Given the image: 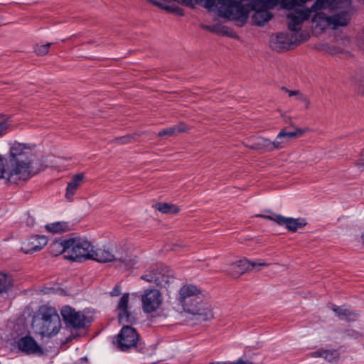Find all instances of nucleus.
<instances>
[{
	"label": "nucleus",
	"mask_w": 364,
	"mask_h": 364,
	"mask_svg": "<svg viewBox=\"0 0 364 364\" xmlns=\"http://www.w3.org/2000/svg\"><path fill=\"white\" fill-rule=\"evenodd\" d=\"M33 151L31 146L18 142L12 144L7 164L0 155V178H6L10 183H18L20 181L31 178L35 173L32 171Z\"/></svg>",
	"instance_id": "nucleus-3"
},
{
	"label": "nucleus",
	"mask_w": 364,
	"mask_h": 364,
	"mask_svg": "<svg viewBox=\"0 0 364 364\" xmlns=\"http://www.w3.org/2000/svg\"><path fill=\"white\" fill-rule=\"evenodd\" d=\"M307 129H302L296 128L293 132H287L285 130H282L279 133V138H284L286 139H289L294 137H297L301 136L304 133L306 132Z\"/></svg>",
	"instance_id": "nucleus-24"
},
{
	"label": "nucleus",
	"mask_w": 364,
	"mask_h": 364,
	"mask_svg": "<svg viewBox=\"0 0 364 364\" xmlns=\"http://www.w3.org/2000/svg\"><path fill=\"white\" fill-rule=\"evenodd\" d=\"M248 270L250 261L245 258L230 264L225 271L232 277L237 278Z\"/></svg>",
	"instance_id": "nucleus-18"
},
{
	"label": "nucleus",
	"mask_w": 364,
	"mask_h": 364,
	"mask_svg": "<svg viewBox=\"0 0 364 364\" xmlns=\"http://www.w3.org/2000/svg\"><path fill=\"white\" fill-rule=\"evenodd\" d=\"M324 349L320 348L316 351L309 353V355L313 358H323Z\"/></svg>",
	"instance_id": "nucleus-39"
},
{
	"label": "nucleus",
	"mask_w": 364,
	"mask_h": 364,
	"mask_svg": "<svg viewBox=\"0 0 364 364\" xmlns=\"http://www.w3.org/2000/svg\"><path fill=\"white\" fill-rule=\"evenodd\" d=\"M284 138H279V134L277 136L276 139L271 144L274 149H281L282 147V144L284 143Z\"/></svg>",
	"instance_id": "nucleus-37"
},
{
	"label": "nucleus",
	"mask_w": 364,
	"mask_h": 364,
	"mask_svg": "<svg viewBox=\"0 0 364 364\" xmlns=\"http://www.w3.org/2000/svg\"><path fill=\"white\" fill-rule=\"evenodd\" d=\"M33 325L38 333L50 338L59 332L61 328V321L54 308L43 305L39 307L34 317Z\"/></svg>",
	"instance_id": "nucleus-4"
},
{
	"label": "nucleus",
	"mask_w": 364,
	"mask_h": 364,
	"mask_svg": "<svg viewBox=\"0 0 364 364\" xmlns=\"http://www.w3.org/2000/svg\"><path fill=\"white\" fill-rule=\"evenodd\" d=\"M210 364H255L253 362L250 360H244L242 358L238 359L235 362L227 363H211Z\"/></svg>",
	"instance_id": "nucleus-38"
},
{
	"label": "nucleus",
	"mask_w": 364,
	"mask_h": 364,
	"mask_svg": "<svg viewBox=\"0 0 364 364\" xmlns=\"http://www.w3.org/2000/svg\"><path fill=\"white\" fill-rule=\"evenodd\" d=\"M27 223H31V225H33V218H28Z\"/></svg>",
	"instance_id": "nucleus-44"
},
{
	"label": "nucleus",
	"mask_w": 364,
	"mask_h": 364,
	"mask_svg": "<svg viewBox=\"0 0 364 364\" xmlns=\"http://www.w3.org/2000/svg\"><path fill=\"white\" fill-rule=\"evenodd\" d=\"M358 164L362 167H364V150L360 159L358 160Z\"/></svg>",
	"instance_id": "nucleus-42"
},
{
	"label": "nucleus",
	"mask_w": 364,
	"mask_h": 364,
	"mask_svg": "<svg viewBox=\"0 0 364 364\" xmlns=\"http://www.w3.org/2000/svg\"><path fill=\"white\" fill-rule=\"evenodd\" d=\"M46 230L53 234H61L71 230L68 223L61 221L48 223L45 226Z\"/></svg>",
	"instance_id": "nucleus-22"
},
{
	"label": "nucleus",
	"mask_w": 364,
	"mask_h": 364,
	"mask_svg": "<svg viewBox=\"0 0 364 364\" xmlns=\"http://www.w3.org/2000/svg\"><path fill=\"white\" fill-rule=\"evenodd\" d=\"M121 294V286L117 284L112 291L110 292L112 296H117Z\"/></svg>",
	"instance_id": "nucleus-40"
},
{
	"label": "nucleus",
	"mask_w": 364,
	"mask_h": 364,
	"mask_svg": "<svg viewBox=\"0 0 364 364\" xmlns=\"http://www.w3.org/2000/svg\"><path fill=\"white\" fill-rule=\"evenodd\" d=\"M11 125L9 118L5 116L0 117V136L7 133Z\"/></svg>",
	"instance_id": "nucleus-31"
},
{
	"label": "nucleus",
	"mask_w": 364,
	"mask_h": 364,
	"mask_svg": "<svg viewBox=\"0 0 364 364\" xmlns=\"http://www.w3.org/2000/svg\"><path fill=\"white\" fill-rule=\"evenodd\" d=\"M301 39L296 33H280L271 38V47L272 49L280 51L288 49L291 45L299 44Z\"/></svg>",
	"instance_id": "nucleus-12"
},
{
	"label": "nucleus",
	"mask_w": 364,
	"mask_h": 364,
	"mask_svg": "<svg viewBox=\"0 0 364 364\" xmlns=\"http://www.w3.org/2000/svg\"><path fill=\"white\" fill-rule=\"evenodd\" d=\"M48 243V239L43 235L31 237L26 243L21 247V250L26 254H32L41 250Z\"/></svg>",
	"instance_id": "nucleus-17"
},
{
	"label": "nucleus",
	"mask_w": 364,
	"mask_h": 364,
	"mask_svg": "<svg viewBox=\"0 0 364 364\" xmlns=\"http://www.w3.org/2000/svg\"><path fill=\"white\" fill-rule=\"evenodd\" d=\"M129 294L128 293L124 294L119 299V301L117 304V318L119 323H133L136 320V318L135 317L134 314L129 311Z\"/></svg>",
	"instance_id": "nucleus-14"
},
{
	"label": "nucleus",
	"mask_w": 364,
	"mask_h": 364,
	"mask_svg": "<svg viewBox=\"0 0 364 364\" xmlns=\"http://www.w3.org/2000/svg\"><path fill=\"white\" fill-rule=\"evenodd\" d=\"M359 90L362 93L364 94V77L360 81Z\"/></svg>",
	"instance_id": "nucleus-43"
},
{
	"label": "nucleus",
	"mask_w": 364,
	"mask_h": 364,
	"mask_svg": "<svg viewBox=\"0 0 364 364\" xmlns=\"http://www.w3.org/2000/svg\"><path fill=\"white\" fill-rule=\"evenodd\" d=\"M61 247L60 252L64 253V257L68 260L82 262L92 259L101 263L119 262L125 268L132 267L134 262L125 253L113 252L109 249L97 248L87 240L82 238H70L54 243L53 248Z\"/></svg>",
	"instance_id": "nucleus-1"
},
{
	"label": "nucleus",
	"mask_w": 364,
	"mask_h": 364,
	"mask_svg": "<svg viewBox=\"0 0 364 364\" xmlns=\"http://www.w3.org/2000/svg\"><path fill=\"white\" fill-rule=\"evenodd\" d=\"M188 129V127L184 124H179L171 127H168L161 130L159 133V136H173L177 133L184 132Z\"/></svg>",
	"instance_id": "nucleus-23"
},
{
	"label": "nucleus",
	"mask_w": 364,
	"mask_h": 364,
	"mask_svg": "<svg viewBox=\"0 0 364 364\" xmlns=\"http://www.w3.org/2000/svg\"><path fill=\"white\" fill-rule=\"evenodd\" d=\"M141 301L144 311L151 313L157 310L162 304L161 294L157 289H147L142 296Z\"/></svg>",
	"instance_id": "nucleus-13"
},
{
	"label": "nucleus",
	"mask_w": 364,
	"mask_h": 364,
	"mask_svg": "<svg viewBox=\"0 0 364 364\" xmlns=\"http://www.w3.org/2000/svg\"><path fill=\"white\" fill-rule=\"evenodd\" d=\"M139 334L136 329L130 326H124L117 336L118 348L127 351L133 348H138Z\"/></svg>",
	"instance_id": "nucleus-9"
},
{
	"label": "nucleus",
	"mask_w": 364,
	"mask_h": 364,
	"mask_svg": "<svg viewBox=\"0 0 364 364\" xmlns=\"http://www.w3.org/2000/svg\"><path fill=\"white\" fill-rule=\"evenodd\" d=\"M156 205H169V204L167 203H158Z\"/></svg>",
	"instance_id": "nucleus-45"
},
{
	"label": "nucleus",
	"mask_w": 364,
	"mask_h": 364,
	"mask_svg": "<svg viewBox=\"0 0 364 364\" xmlns=\"http://www.w3.org/2000/svg\"><path fill=\"white\" fill-rule=\"evenodd\" d=\"M201 294L200 289L196 286L193 284H186L181 288L178 300L181 304L186 302V305L188 310L194 311V307L189 303L190 299H193Z\"/></svg>",
	"instance_id": "nucleus-16"
},
{
	"label": "nucleus",
	"mask_w": 364,
	"mask_h": 364,
	"mask_svg": "<svg viewBox=\"0 0 364 364\" xmlns=\"http://www.w3.org/2000/svg\"><path fill=\"white\" fill-rule=\"evenodd\" d=\"M333 0H316V2L309 9H290L287 14L288 29L291 33L299 35L303 23L307 21L313 12L321 11L323 9L333 6Z\"/></svg>",
	"instance_id": "nucleus-5"
},
{
	"label": "nucleus",
	"mask_w": 364,
	"mask_h": 364,
	"mask_svg": "<svg viewBox=\"0 0 364 364\" xmlns=\"http://www.w3.org/2000/svg\"><path fill=\"white\" fill-rule=\"evenodd\" d=\"M11 286V282L6 274L0 272V294L6 292Z\"/></svg>",
	"instance_id": "nucleus-27"
},
{
	"label": "nucleus",
	"mask_w": 364,
	"mask_h": 364,
	"mask_svg": "<svg viewBox=\"0 0 364 364\" xmlns=\"http://www.w3.org/2000/svg\"><path fill=\"white\" fill-rule=\"evenodd\" d=\"M362 240H363V243H364V232H363V235H362Z\"/></svg>",
	"instance_id": "nucleus-46"
},
{
	"label": "nucleus",
	"mask_w": 364,
	"mask_h": 364,
	"mask_svg": "<svg viewBox=\"0 0 364 364\" xmlns=\"http://www.w3.org/2000/svg\"><path fill=\"white\" fill-rule=\"evenodd\" d=\"M280 0H220V11L229 20L245 22L251 11L255 13L252 16L253 23L262 26L272 18L268 9H274Z\"/></svg>",
	"instance_id": "nucleus-2"
},
{
	"label": "nucleus",
	"mask_w": 364,
	"mask_h": 364,
	"mask_svg": "<svg viewBox=\"0 0 364 364\" xmlns=\"http://www.w3.org/2000/svg\"><path fill=\"white\" fill-rule=\"evenodd\" d=\"M56 242H55V243ZM54 245V242L50 246V252L55 255H58V252H59L60 254H64L63 252H60V250H62L61 247H55V248H53V245Z\"/></svg>",
	"instance_id": "nucleus-41"
},
{
	"label": "nucleus",
	"mask_w": 364,
	"mask_h": 364,
	"mask_svg": "<svg viewBox=\"0 0 364 364\" xmlns=\"http://www.w3.org/2000/svg\"><path fill=\"white\" fill-rule=\"evenodd\" d=\"M148 1L152 3L153 4L168 11H176L179 15H183V12L181 9H174L173 6H170L167 4L166 2H164V0H147Z\"/></svg>",
	"instance_id": "nucleus-26"
},
{
	"label": "nucleus",
	"mask_w": 364,
	"mask_h": 364,
	"mask_svg": "<svg viewBox=\"0 0 364 364\" xmlns=\"http://www.w3.org/2000/svg\"><path fill=\"white\" fill-rule=\"evenodd\" d=\"M273 141H271L270 140L267 139H262L259 142L258 145L261 146L262 148L264 149L267 151H272L274 150V146L271 145Z\"/></svg>",
	"instance_id": "nucleus-35"
},
{
	"label": "nucleus",
	"mask_w": 364,
	"mask_h": 364,
	"mask_svg": "<svg viewBox=\"0 0 364 364\" xmlns=\"http://www.w3.org/2000/svg\"><path fill=\"white\" fill-rule=\"evenodd\" d=\"M141 279L154 283L157 287L167 289L170 284L174 281V276L172 270L168 266L163 264H156L151 266L141 276Z\"/></svg>",
	"instance_id": "nucleus-6"
},
{
	"label": "nucleus",
	"mask_w": 364,
	"mask_h": 364,
	"mask_svg": "<svg viewBox=\"0 0 364 364\" xmlns=\"http://www.w3.org/2000/svg\"><path fill=\"white\" fill-rule=\"evenodd\" d=\"M200 1L203 2L204 6L206 9H208L209 10H212L214 7H215L218 10V14L220 16L227 18L226 16L222 15L220 11V8L218 6H219V2L220 1V0H200Z\"/></svg>",
	"instance_id": "nucleus-29"
},
{
	"label": "nucleus",
	"mask_w": 364,
	"mask_h": 364,
	"mask_svg": "<svg viewBox=\"0 0 364 364\" xmlns=\"http://www.w3.org/2000/svg\"><path fill=\"white\" fill-rule=\"evenodd\" d=\"M333 311L336 313L339 318L348 321H356L359 316V314L356 311H350L336 305H333Z\"/></svg>",
	"instance_id": "nucleus-21"
},
{
	"label": "nucleus",
	"mask_w": 364,
	"mask_h": 364,
	"mask_svg": "<svg viewBox=\"0 0 364 364\" xmlns=\"http://www.w3.org/2000/svg\"><path fill=\"white\" fill-rule=\"evenodd\" d=\"M333 6L324 9H329L330 11L341 10L336 14L329 16L331 28L336 29L341 26H346L350 21V0H333Z\"/></svg>",
	"instance_id": "nucleus-7"
},
{
	"label": "nucleus",
	"mask_w": 364,
	"mask_h": 364,
	"mask_svg": "<svg viewBox=\"0 0 364 364\" xmlns=\"http://www.w3.org/2000/svg\"><path fill=\"white\" fill-rule=\"evenodd\" d=\"M258 217L272 220L281 226L284 225L289 232H296L299 228H302L307 225L306 220L302 218H294L277 214L259 215Z\"/></svg>",
	"instance_id": "nucleus-11"
},
{
	"label": "nucleus",
	"mask_w": 364,
	"mask_h": 364,
	"mask_svg": "<svg viewBox=\"0 0 364 364\" xmlns=\"http://www.w3.org/2000/svg\"><path fill=\"white\" fill-rule=\"evenodd\" d=\"M156 210L164 214H176L179 212L178 206H155Z\"/></svg>",
	"instance_id": "nucleus-32"
},
{
	"label": "nucleus",
	"mask_w": 364,
	"mask_h": 364,
	"mask_svg": "<svg viewBox=\"0 0 364 364\" xmlns=\"http://www.w3.org/2000/svg\"><path fill=\"white\" fill-rule=\"evenodd\" d=\"M323 358L330 363H337L340 358L338 350H327L324 349Z\"/></svg>",
	"instance_id": "nucleus-25"
},
{
	"label": "nucleus",
	"mask_w": 364,
	"mask_h": 364,
	"mask_svg": "<svg viewBox=\"0 0 364 364\" xmlns=\"http://www.w3.org/2000/svg\"><path fill=\"white\" fill-rule=\"evenodd\" d=\"M312 18V22L316 28L323 31L327 28H331L330 16L323 11H316Z\"/></svg>",
	"instance_id": "nucleus-20"
},
{
	"label": "nucleus",
	"mask_w": 364,
	"mask_h": 364,
	"mask_svg": "<svg viewBox=\"0 0 364 364\" xmlns=\"http://www.w3.org/2000/svg\"><path fill=\"white\" fill-rule=\"evenodd\" d=\"M51 45V43H48L44 45L38 44L35 46L34 51L38 55H44L48 53Z\"/></svg>",
	"instance_id": "nucleus-33"
},
{
	"label": "nucleus",
	"mask_w": 364,
	"mask_h": 364,
	"mask_svg": "<svg viewBox=\"0 0 364 364\" xmlns=\"http://www.w3.org/2000/svg\"><path fill=\"white\" fill-rule=\"evenodd\" d=\"M189 303L194 308V311L188 310L186 302L182 303L185 311L196 316V319L200 321H206L213 318V314L206 302H204V296L203 294L198 296L193 299H190Z\"/></svg>",
	"instance_id": "nucleus-8"
},
{
	"label": "nucleus",
	"mask_w": 364,
	"mask_h": 364,
	"mask_svg": "<svg viewBox=\"0 0 364 364\" xmlns=\"http://www.w3.org/2000/svg\"><path fill=\"white\" fill-rule=\"evenodd\" d=\"M282 90L283 91H284L285 92H287L289 97H293V96H297L298 97V99L302 102H304L305 104H306V107L308 108L309 107V105H310V102L307 100V98L304 96L299 90H288L287 88L283 87L282 88Z\"/></svg>",
	"instance_id": "nucleus-28"
},
{
	"label": "nucleus",
	"mask_w": 364,
	"mask_h": 364,
	"mask_svg": "<svg viewBox=\"0 0 364 364\" xmlns=\"http://www.w3.org/2000/svg\"><path fill=\"white\" fill-rule=\"evenodd\" d=\"M309 0H280L282 6L286 9H291L299 4H304Z\"/></svg>",
	"instance_id": "nucleus-30"
},
{
	"label": "nucleus",
	"mask_w": 364,
	"mask_h": 364,
	"mask_svg": "<svg viewBox=\"0 0 364 364\" xmlns=\"http://www.w3.org/2000/svg\"><path fill=\"white\" fill-rule=\"evenodd\" d=\"M84 178L85 176L83 173H77L73 176L66 188L65 196L68 200H70L74 196L75 191L81 185Z\"/></svg>",
	"instance_id": "nucleus-19"
},
{
	"label": "nucleus",
	"mask_w": 364,
	"mask_h": 364,
	"mask_svg": "<svg viewBox=\"0 0 364 364\" xmlns=\"http://www.w3.org/2000/svg\"><path fill=\"white\" fill-rule=\"evenodd\" d=\"M60 314L67 328L78 330L86 326L85 315L80 311H76L70 306H63Z\"/></svg>",
	"instance_id": "nucleus-10"
},
{
	"label": "nucleus",
	"mask_w": 364,
	"mask_h": 364,
	"mask_svg": "<svg viewBox=\"0 0 364 364\" xmlns=\"http://www.w3.org/2000/svg\"><path fill=\"white\" fill-rule=\"evenodd\" d=\"M135 135H126L121 137H117L114 139V141L120 144H127L136 141Z\"/></svg>",
	"instance_id": "nucleus-34"
},
{
	"label": "nucleus",
	"mask_w": 364,
	"mask_h": 364,
	"mask_svg": "<svg viewBox=\"0 0 364 364\" xmlns=\"http://www.w3.org/2000/svg\"><path fill=\"white\" fill-rule=\"evenodd\" d=\"M269 264L262 262L261 260L250 262V270L254 268L261 267H267Z\"/></svg>",
	"instance_id": "nucleus-36"
},
{
	"label": "nucleus",
	"mask_w": 364,
	"mask_h": 364,
	"mask_svg": "<svg viewBox=\"0 0 364 364\" xmlns=\"http://www.w3.org/2000/svg\"><path fill=\"white\" fill-rule=\"evenodd\" d=\"M17 346L20 351L27 355H41L43 353V348L31 336H25L18 339Z\"/></svg>",
	"instance_id": "nucleus-15"
}]
</instances>
